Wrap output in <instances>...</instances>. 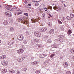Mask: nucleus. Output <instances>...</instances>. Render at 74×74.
I'll return each instance as SVG.
<instances>
[{"mask_svg":"<svg viewBox=\"0 0 74 74\" xmlns=\"http://www.w3.org/2000/svg\"><path fill=\"white\" fill-rule=\"evenodd\" d=\"M17 38L19 41H22L24 39V36L22 34H20L18 36Z\"/></svg>","mask_w":74,"mask_h":74,"instance_id":"obj_1","label":"nucleus"},{"mask_svg":"<svg viewBox=\"0 0 74 74\" xmlns=\"http://www.w3.org/2000/svg\"><path fill=\"white\" fill-rule=\"evenodd\" d=\"M1 64L3 66H7L8 65V62L7 61L3 60L1 62Z\"/></svg>","mask_w":74,"mask_h":74,"instance_id":"obj_2","label":"nucleus"},{"mask_svg":"<svg viewBox=\"0 0 74 74\" xmlns=\"http://www.w3.org/2000/svg\"><path fill=\"white\" fill-rule=\"evenodd\" d=\"M35 34L36 36L38 37H41V33L38 32L37 31H36L35 32Z\"/></svg>","mask_w":74,"mask_h":74,"instance_id":"obj_3","label":"nucleus"},{"mask_svg":"<svg viewBox=\"0 0 74 74\" xmlns=\"http://www.w3.org/2000/svg\"><path fill=\"white\" fill-rule=\"evenodd\" d=\"M17 53L18 54H22L23 53V49H21L18 50L17 51Z\"/></svg>","mask_w":74,"mask_h":74,"instance_id":"obj_4","label":"nucleus"},{"mask_svg":"<svg viewBox=\"0 0 74 74\" xmlns=\"http://www.w3.org/2000/svg\"><path fill=\"white\" fill-rule=\"evenodd\" d=\"M54 33V30L53 29H52L50 30L49 32V34L50 36H52L53 33Z\"/></svg>","mask_w":74,"mask_h":74,"instance_id":"obj_5","label":"nucleus"},{"mask_svg":"<svg viewBox=\"0 0 74 74\" xmlns=\"http://www.w3.org/2000/svg\"><path fill=\"white\" fill-rule=\"evenodd\" d=\"M47 28H41L40 29V31L42 32H45V31H47Z\"/></svg>","mask_w":74,"mask_h":74,"instance_id":"obj_6","label":"nucleus"},{"mask_svg":"<svg viewBox=\"0 0 74 74\" xmlns=\"http://www.w3.org/2000/svg\"><path fill=\"white\" fill-rule=\"evenodd\" d=\"M47 56V54H41L39 55V56L40 58H45V57Z\"/></svg>","mask_w":74,"mask_h":74,"instance_id":"obj_7","label":"nucleus"},{"mask_svg":"<svg viewBox=\"0 0 74 74\" xmlns=\"http://www.w3.org/2000/svg\"><path fill=\"white\" fill-rule=\"evenodd\" d=\"M5 14L9 17H10V16H11V14L10 13V12H5Z\"/></svg>","mask_w":74,"mask_h":74,"instance_id":"obj_8","label":"nucleus"},{"mask_svg":"<svg viewBox=\"0 0 74 74\" xmlns=\"http://www.w3.org/2000/svg\"><path fill=\"white\" fill-rule=\"evenodd\" d=\"M24 60V58L23 57L20 58L17 60V61H18L19 62H22V61H23V60Z\"/></svg>","mask_w":74,"mask_h":74,"instance_id":"obj_9","label":"nucleus"},{"mask_svg":"<svg viewBox=\"0 0 74 74\" xmlns=\"http://www.w3.org/2000/svg\"><path fill=\"white\" fill-rule=\"evenodd\" d=\"M7 71V69H3L1 71V73L2 74L3 73H6Z\"/></svg>","mask_w":74,"mask_h":74,"instance_id":"obj_10","label":"nucleus"},{"mask_svg":"<svg viewBox=\"0 0 74 74\" xmlns=\"http://www.w3.org/2000/svg\"><path fill=\"white\" fill-rule=\"evenodd\" d=\"M10 32H12V34H14L15 33L14 32V28L13 27H11L10 28Z\"/></svg>","mask_w":74,"mask_h":74,"instance_id":"obj_11","label":"nucleus"},{"mask_svg":"<svg viewBox=\"0 0 74 74\" xmlns=\"http://www.w3.org/2000/svg\"><path fill=\"white\" fill-rule=\"evenodd\" d=\"M8 43L9 45H12L14 44V41L11 40L8 42Z\"/></svg>","mask_w":74,"mask_h":74,"instance_id":"obj_12","label":"nucleus"},{"mask_svg":"<svg viewBox=\"0 0 74 74\" xmlns=\"http://www.w3.org/2000/svg\"><path fill=\"white\" fill-rule=\"evenodd\" d=\"M63 64L65 68L67 67L68 66V64L66 62H64L63 63Z\"/></svg>","mask_w":74,"mask_h":74,"instance_id":"obj_13","label":"nucleus"},{"mask_svg":"<svg viewBox=\"0 0 74 74\" xmlns=\"http://www.w3.org/2000/svg\"><path fill=\"white\" fill-rule=\"evenodd\" d=\"M55 40L57 41H58L60 42H63V39H60V38L56 39Z\"/></svg>","mask_w":74,"mask_h":74,"instance_id":"obj_14","label":"nucleus"},{"mask_svg":"<svg viewBox=\"0 0 74 74\" xmlns=\"http://www.w3.org/2000/svg\"><path fill=\"white\" fill-rule=\"evenodd\" d=\"M36 48L38 49H41V47L40 46V45L39 46V44H37L35 45Z\"/></svg>","mask_w":74,"mask_h":74,"instance_id":"obj_15","label":"nucleus"},{"mask_svg":"<svg viewBox=\"0 0 74 74\" xmlns=\"http://www.w3.org/2000/svg\"><path fill=\"white\" fill-rule=\"evenodd\" d=\"M38 41H39V40L37 38H36L33 41V43H34V44H35L36 42H38Z\"/></svg>","mask_w":74,"mask_h":74,"instance_id":"obj_16","label":"nucleus"},{"mask_svg":"<svg viewBox=\"0 0 74 74\" xmlns=\"http://www.w3.org/2000/svg\"><path fill=\"white\" fill-rule=\"evenodd\" d=\"M38 62L35 61L32 62V64H33V65H34L35 64H38Z\"/></svg>","mask_w":74,"mask_h":74,"instance_id":"obj_17","label":"nucleus"},{"mask_svg":"<svg viewBox=\"0 0 74 74\" xmlns=\"http://www.w3.org/2000/svg\"><path fill=\"white\" fill-rule=\"evenodd\" d=\"M7 57V56L5 55H3L2 56H1L0 57V59H4L5 58Z\"/></svg>","mask_w":74,"mask_h":74,"instance_id":"obj_18","label":"nucleus"},{"mask_svg":"<svg viewBox=\"0 0 74 74\" xmlns=\"http://www.w3.org/2000/svg\"><path fill=\"white\" fill-rule=\"evenodd\" d=\"M47 42H48L49 43H51V42H52V39H50L47 40Z\"/></svg>","mask_w":74,"mask_h":74,"instance_id":"obj_19","label":"nucleus"},{"mask_svg":"<svg viewBox=\"0 0 74 74\" xmlns=\"http://www.w3.org/2000/svg\"><path fill=\"white\" fill-rule=\"evenodd\" d=\"M9 72H10V73L13 74V73H15V71H14V70L13 69H12L9 71Z\"/></svg>","mask_w":74,"mask_h":74,"instance_id":"obj_20","label":"nucleus"},{"mask_svg":"<svg viewBox=\"0 0 74 74\" xmlns=\"http://www.w3.org/2000/svg\"><path fill=\"white\" fill-rule=\"evenodd\" d=\"M10 7L9 5H6V7H5L6 9L8 10H10V8H9Z\"/></svg>","mask_w":74,"mask_h":74,"instance_id":"obj_21","label":"nucleus"},{"mask_svg":"<svg viewBox=\"0 0 74 74\" xmlns=\"http://www.w3.org/2000/svg\"><path fill=\"white\" fill-rule=\"evenodd\" d=\"M70 52L72 53H74V48L71 49L70 50Z\"/></svg>","mask_w":74,"mask_h":74,"instance_id":"obj_22","label":"nucleus"},{"mask_svg":"<svg viewBox=\"0 0 74 74\" xmlns=\"http://www.w3.org/2000/svg\"><path fill=\"white\" fill-rule=\"evenodd\" d=\"M27 42V40H23V43L24 44H26Z\"/></svg>","mask_w":74,"mask_h":74,"instance_id":"obj_23","label":"nucleus"},{"mask_svg":"<svg viewBox=\"0 0 74 74\" xmlns=\"http://www.w3.org/2000/svg\"><path fill=\"white\" fill-rule=\"evenodd\" d=\"M40 70H38L35 71V73L36 74H39L40 73Z\"/></svg>","mask_w":74,"mask_h":74,"instance_id":"obj_24","label":"nucleus"},{"mask_svg":"<svg viewBox=\"0 0 74 74\" xmlns=\"http://www.w3.org/2000/svg\"><path fill=\"white\" fill-rule=\"evenodd\" d=\"M4 24L5 25H8V22L7 21H4Z\"/></svg>","mask_w":74,"mask_h":74,"instance_id":"obj_25","label":"nucleus"},{"mask_svg":"<svg viewBox=\"0 0 74 74\" xmlns=\"http://www.w3.org/2000/svg\"><path fill=\"white\" fill-rule=\"evenodd\" d=\"M9 21L10 23H13V20L12 19H10L9 20Z\"/></svg>","mask_w":74,"mask_h":74,"instance_id":"obj_26","label":"nucleus"},{"mask_svg":"<svg viewBox=\"0 0 74 74\" xmlns=\"http://www.w3.org/2000/svg\"><path fill=\"white\" fill-rule=\"evenodd\" d=\"M34 5H36V6H38V3H37V2H34Z\"/></svg>","mask_w":74,"mask_h":74,"instance_id":"obj_27","label":"nucleus"},{"mask_svg":"<svg viewBox=\"0 0 74 74\" xmlns=\"http://www.w3.org/2000/svg\"><path fill=\"white\" fill-rule=\"evenodd\" d=\"M21 74V72H20V71H17L15 73V74Z\"/></svg>","mask_w":74,"mask_h":74,"instance_id":"obj_28","label":"nucleus"},{"mask_svg":"<svg viewBox=\"0 0 74 74\" xmlns=\"http://www.w3.org/2000/svg\"><path fill=\"white\" fill-rule=\"evenodd\" d=\"M66 74H71V72L69 71H67L66 73Z\"/></svg>","mask_w":74,"mask_h":74,"instance_id":"obj_29","label":"nucleus"},{"mask_svg":"<svg viewBox=\"0 0 74 74\" xmlns=\"http://www.w3.org/2000/svg\"><path fill=\"white\" fill-rule=\"evenodd\" d=\"M70 15H71V18H73L74 16V14H71Z\"/></svg>","mask_w":74,"mask_h":74,"instance_id":"obj_30","label":"nucleus"},{"mask_svg":"<svg viewBox=\"0 0 74 74\" xmlns=\"http://www.w3.org/2000/svg\"><path fill=\"white\" fill-rule=\"evenodd\" d=\"M57 9L58 10V11H59L61 10V8L59 6L57 8Z\"/></svg>","mask_w":74,"mask_h":74,"instance_id":"obj_31","label":"nucleus"},{"mask_svg":"<svg viewBox=\"0 0 74 74\" xmlns=\"http://www.w3.org/2000/svg\"><path fill=\"white\" fill-rule=\"evenodd\" d=\"M26 70H27V69L26 68H24L23 69V71H26Z\"/></svg>","mask_w":74,"mask_h":74,"instance_id":"obj_32","label":"nucleus"},{"mask_svg":"<svg viewBox=\"0 0 74 74\" xmlns=\"http://www.w3.org/2000/svg\"><path fill=\"white\" fill-rule=\"evenodd\" d=\"M68 34H71L72 32H71V31L70 30H69L68 32Z\"/></svg>","mask_w":74,"mask_h":74,"instance_id":"obj_33","label":"nucleus"},{"mask_svg":"<svg viewBox=\"0 0 74 74\" xmlns=\"http://www.w3.org/2000/svg\"><path fill=\"white\" fill-rule=\"evenodd\" d=\"M48 9L52 10V6H48L47 7Z\"/></svg>","mask_w":74,"mask_h":74,"instance_id":"obj_34","label":"nucleus"},{"mask_svg":"<svg viewBox=\"0 0 74 74\" xmlns=\"http://www.w3.org/2000/svg\"><path fill=\"white\" fill-rule=\"evenodd\" d=\"M71 18V17H69V16H68L67 17H66V19H68V20H71V19H70Z\"/></svg>","mask_w":74,"mask_h":74,"instance_id":"obj_35","label":"nucleus"},{"mask_svg":"<svg viewBox=\"0 0 74 74\" xmlns=\"http://www.w3.org/2000/svg\"><path fill=\"white\" fill-rule=\"evenodd\" d=\"M48 24L49 26H52V24L51 23H48Z\"/></svg>","mask_w":74,"mask_h":74,"instance_id":"obj_36","label":"nucleus"},{"mask_svg":"<svg viewBox=\"0 0 74 74\" xmlns=\"http://www.w3.org/2000/svg\"><path fill=\"white\" fill-rule=\"evenodd\" d=\"M53 56H55V54H51L50 56L51 58H52V57H53Z\"/></svg>","mask_w":74,"mask_h":74,"instance_id":"obj_37","label":"nucleus"},{"mask_svg":"<svg viewBox=\"0 0 74 74\" xmlns=\"http://www.w3.org/2000/svg\"><path fill=\"white\" fill-rule=\"evenodd\" d=\"M22 12H17L16 14L17 15H20V14H22Z\"/></svg>","mask_w":74,"mask_h":74,"instance_id":"obj_38","label":"nucleus"},{"mask_svg":"<svg viewBox=\"0 0 74 74\" xmlns=\"http://www.w3.org/2000/svg\"><path fill=\"white\" fill-rule=\"evenodd\" d=\"M53 46H54V48H58V45H55V44H54Z\"/></svg>","mask_w":74,"mask_h":74,"instance_id":"obj_39","label":"nucleus"},{"mask_svg":"<svg viewBox=\"0 0 74 74\" xmlns=\"http://www.w3.org/2000/svg\"><path fill=\"white\" fill-rule=\"evenodd\" d=\"M27 55H24V57H23V58L24 59L25 58H27Z\"/></svg>","mask_w":74,"mask_h":74,"instance_id":"obj_40","label":"nucleus"},{"mask_svg":"<svg viewBox=\"0 0 74 74\" xmlns=\"http://www.w3.org/2000/svg\"><path fill=\"white\" fill-rule=\"evenodd\" d=\"M53 9H54V10H56V9H57V7L56 6H54L53 7Z\"/></svg>","mask_w":74,"mask_h":74,"instance_id":"obj_41","label":"nucleus"},{"mask_svg":"<svg viewBox=\"0 0 74 74\" xmlns=\"http://www.w3.org/2000/svg\"><path fill=\"white\" fill-rule=\"evenodd\" d=\"M58 21L59 24H62V22L59 20H58Z\"/></svg>","mask_w":74,"mask_h":74,"instance_id":"obj_42","label":"nucleus"},{"mask_svg":"<svg viewBox=\"0 0 74 74\" xmlns=\"http://www.w3.org/2000/svg\"><path fill=\"white\" fill-rule=\"evenodd\" d=\"M25 7L26 8H29V5H25Z\"/></svg>","mask_w":74,"mask_h":74,"instance_id":"obj_43","label":"nucleus"},{"mask_svg":"<svg viewBox=\"0 0 74 74\" xmlns=\"http://www.w3.org/2000/svg\"><path fill=\"white\" fill-rule=\"evenodd\" d=\"M24 15H26V16H28V14L27 13H24Z\"/></svg>","mask_w":74,"mask_h":74,"instance_id":"obj_44","label":"nucleus"},{"mask_svg":"<svg viewBox=\"0 0 74 74\" xmlns=\"http://www.w3.org/2000/svg\"><path fill=\"white\" fill-rule=\"evenodd\" d=\"M35 58H34L33 57H31V59L32 60H34V59H35Z\"/></svg>","mask_w":74,"mask_h":74,"instance_id":"obj_45","label":"nucleus"},{"mask_svg":"<svg viewBox=\"0 0 74 74\" xmlns=\"http://www.w3.org/2000/svg\"><path fill=\"white\" fill-rule=\"evenodd\" d=\"M42 18H45V15L44 14V15L42 14Z\"/></svg>","mask_w":74,"mask_h":74,"instance_id":"obj_46","label":"nucleus"},{"mask_svg":"<svg viewBox=\"0 0 74 74\" xmlns=\"http://www.w3.org/2000/svg\"><path fill=\"white\" fill-rule=\"evenodd\" d=\"M61 30H64V28H63V27H61Z\"/></svg>","mask_w":74,"mask_h":74,"instance_id":"obj_47","label":"nucleus"},{"mask_svg":"<svg viewBox=\"0 0 74 74\" xmlns=\"http://www.w3.org/2000/svg\"><path fill=\"white\" fill-rule=\"evenodd\" d=\"M40 45V46H41V48H43V47H44V45Z\"/></svg>","mask_w":74,"mask_h":74,"instance_id":"obj_48","label":"nucleus"},{"mask_svg":"<svg viewBox=\"0 0 74 74\" xmlns=\"http://www.w3.org/2000/svg\"><path fill=\"white\" fill-rule=\"evenodd\" d=\"M24 3H25V4H27V1H24Z\"/></svg>","mask_w":74,"mask_h":74,"instance_id":"obj_49","label":"nucleus"},{"mask_svg":"<svg viewBox=\"0 0 74 74\" xmlns=\"http://www.w3.org/2000/svg\"><path fill=\"white\" fill-rule=\"evenodd\" d=\"M45 11H47L48 10V9H47V8H45Z\"/></svg>","mask_w":74,"mask_h":74,"instance_id":"obj_50","label":"nucleus"},{"mask_svg":"<svg viewBox=\"0 0 74 74\" xmlns=\"http://www.w3.org/2000/svg\"><path fill=\"white\" fill-rule=\"evenodd\" d=\"M32 5V4L31 3H29L28 5V6H31V5Z\"/></svg>","mask_w":74,"mask_h":74,"instance_id":"obj_51","label":"nucleus"},{"mask_svg":"<svg viewBox=\"0 0 74 74\" xmlns=\"http://www.w3.org/2000/svg\"><path fill=\"white\" fill-rule=\"evenodd\" d=\"M62 35L61 36V35H59L58 36L59 37H60V38H62Z\"/></svg>","mask_w":74,"mask_h":74,"instance_id":"obj_52","label":"nucleus"},{"mask_svg":"<svg viewBox=\"0 0 74 74\" xmlns=\"http://www.w3.org/2000/svg\"><path fill=\"white\" fill-rule=\"evenodd\" d=\"M34 3L37 2V0H34Z\"/></svg>","mask_w":74,"mask_h":74,"instance_id":"obj_53","label":"nucleus"},{"mask_svg":"<svg viewBox=\"0 0 74 74\" xmlns=\"http://www.w3.org/2000/svg\"><path fill=\"white\" fill-rule=\"evenodd\" d=\"M64 37L63 36H62L61 38H64Z\"/></svg>","mask_w":74,"mask_h":74,"instance_id":"obj_54","label":"nucleus"},{"mask_svg":"<svg viewBox=\"0 0 74 74\" xmlns=\"http://www.w3.org/2000/svg\"><path fill=\"white\" fill-rule=\"evenodd\" d=\"M26 33L27 34H29V32H26Z\"/></svg>","mask_w":74,"mask_h":74,"instance_id":"obj_55","label":"nucleus"},{"mask_svg":"<svg viewBox=\"0 0 74 74\" xmlns=\"http://www.w3.org/2000/svg\"><path fill=\"white\" fill-rule=\"evenodd\" d=\"M64 6L65 7H67V5L65 4L64 5Z\"/></svg>","mask_w":74,"mask_h":74,"instance_id":"obj_56","label":"nucleus"},{"mask_svg":"<svg viewBox=\"0 0 74 74\" xmlns=\"http://www.w3.org/2000/svg\"><path fill=\"white\" fill-rule=\"evenodd\" d=\"M52 48H55V46H51Z\"/></svg>","mask_w":74,"mask_h":74,"instance_id":"obj_57","label":"nucleus"},{"mask_svg":"<svg viewBox=\"0 0 74 74\" xmlns=\"http://www.w3.org/2000/svg\"><path fill=\"white\" fill-rule=\"evenodd\" d=\"M37 2H38V1H40V0H36Z\"/></svg>","mask_w":74,"mask_h":74,"instance_id":"obj_58","label":"nucleus"},{"mask_svg":"<svg viewBox=\"0 0 74 74\" xmlns=\"http://www.w3.org/2000/svg\"><path fill=\"white\" fill-rule=\"evenodd\" d=\"M72 58H73V60L74 61V56H73V57Z\"/></svg>","mask_w":74,"mask_h":74,"instance_id":"obj_59","label":"nucleus"},{"mask_svg":"<svg viewBox=\"0 0 74 74\" xmlns=\"http://www.w3.org/2000/svg\"><path fill=\"white\" fill-rule=\"evenodd\" d=\"M24 1H27V0H24Z\"/></svg>","mask_w":74,"mask_h":74,"instance_id":"obj_60","label":"nucleus"},{"mask_svg":"<svg viewBox=\"0 0 74 74\" xmlns=\"http://www.w3.org/2000/svg\"><path fill=\"white\" fill-rule=\"evenodd\" d=\"M2 35V34H1V33H0V36H1Z\"/></svg>","mask_w":74,"mask_h":74,"instance_id":"obj_61","label":"nucleus"},{"mask_svg":"<svg viewBox=\"0 0 74 74\" xmlns=\"http://www.w3.org/2000/svg\"><path fill=\"white\" fill-rule=\"evenodd\" d=\"M1 41L0 40V43H1Z\"/></svg>","mask_w":74,"mask_h":74,"instance_id":"obj_62","label":"nucleus"},{"mask_svg":"<svg viewBox=\"0 0 74 74\" xmlns=\"http://www.w3.org/2000/svg\"><path fill=\"white\" fill-rule=\"evenodd\" d=\"M64 2V1H62L61 2V3H63Z\"/></svg>","mask_w":74,"mask_h":74,"instance_id":"obj_63","label":"nucleus"},{"mask_svg":"<svg viewBox=\"0 0 74 74\" xmlns=\"http://www.w3.org/2000/svg\"><path fill=\"white\" fill-rule=\"evenodd\" d=\"M0 7H1V5H0Z\"/></svg>","mask_w":74,"mask_h":74,"instance_id":"obj_64","label":"nucleus"}]
</instances>
